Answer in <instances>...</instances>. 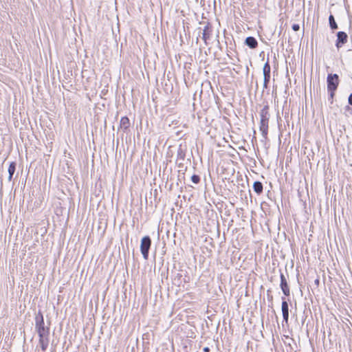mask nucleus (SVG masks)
<instances>
[{
	"mask_svg": "<svg viewBox=\"0 0 352 352\" xmlns=\"http://www.w3.org/2000/svg\"><path fill=\"white\" fill-rule=\"evenodd\" d=\"M351 109H352V108L349 106V105H346L345 107H344V110L345 111H348L349 112L351 111Z\"/></svg>",
	"mask_w": 352,
	"mask_h": 352,
	"instance_id": "b1692460",
	"label": "nucleus"
},
{
	"mask_svg": "<svg viewBox=\"0 0 352 352\" xmlns=\"http://www.w3.org/2000/svg\"><path fill=\"white\" fill-rule=\"evenodd\" d=\"M339 76L336 74H329L327 78V90L336 91L339 85Z\"/></svg>",
	"mask_w": 352,
	"mask_h": 352,
	"instance_id": "20e7f679",
	"label": "nucleus"
},
{
	"mask_svg": "<svg viewBox=\"0 0 352 352\" xmlns=\"http://www.w3.org/2000/svg\"><path fill=\"white\" fill-rule=\"evenodd\" d=\"M335 91H336L328 90V92H329L328 100H329V101H330L331 104H333V98H334V96H335Z\"/></svg>",
	"mask_w": 352,
	"mask_h": 352,
	"instance_id": "412c9836",
	"label": "nucleus"
},
{
	"mask_svg": "<svg viewBox=\"0 0 352 352\" xmlns=\"http://www.w3.org/2000/svg\"><path fill=\"white\" fill-rule=\"evenodd\" d=\"M254 191L258 195H260L263 192V185L259 181H256L254 182L252 186Z\"/></svg>",
	"mask_w": 352,
	"mask_h": 352,
	"instance_id": "ddd939ff",
	"label": "nucleus"
},
{
	"mask_svg": "<svg viewBox=\"0 0 352 352\" xmlns=\"http://www.w3.org/2000/svg\"><path fill=\"white\" fill-rule=\"evenodd\" d=\"M271 76H263V89H267L268 88V84L270 81Z\"/></svg>",
	"mask_w": 352,
	"mask_h": 352,
	"instance_id": "6ab92c4d",
	"label": "nucleus"
},
{
	"mask_svg": "<svg viewBox=\"0 0 352 352\" xmlns=\"http://www.w3.org/2000/svg\"><path fill=\"white\" fill-rule=\"evenodd\" d=\"M182 275L179 273H177L173 278V284L179 287L182 283Z\"/></svg>",
	"mask_w": 352,
	"mask_h": 352,
	"instance_id": "f3484780",
	"label": "nucleus"
},
{
	"mask_svg": "<svg viewBox=\"0 0 352 352\" xmlns=\"http://www.w3.org/2000/svg\"><path fill=\"white\" fill-rule=\"evenodd\" d=\"M16 163L15 162H12L10 163L8 166V181L11 182L13 177V175L16 171Z\"/></svg>",
	"mask_w": 352,
	"mask_h": 352,
	"instance_id": "f8f14e48",
	"label": "nucleus"
},
{
	"mask_svg": "<svg viewBox=\"0 0 352 352\" xmlns=\"http://www.w3.org/2000/svg\"><path fill=\"white\" fill-rule=\"evenodd\" d=\"M191 181L192 183L197 184L200 182V177L198 175H192L191 176Z\"/></svg>",
	"mask_w": 352,
	"mask_h": 352,
	"instance_id": "aec40b11",
	"label": "nucleus"
},
{
	"mask_svg": "<svg viewBox=\"0 0 352 352\" xmlns=\"http://www.w3.org/2000/svg\"><path fill=\"white\" fill-rule=\"evenodd\" d=\"M292 28L294 31L297 32L300 30V25L297 23H294L292 25Z\"/></svg>",
	"mask_w": 352,
	"mask_h": 352,
	"instance_id": "4be33fe9",
	"label": "nucleus"
},
{
	"mask_svg": "<svg viewBox=\"0 0 352 352\" xmlns=\"http://www.w3.org/2000/svg\"><path fill=\"white\" fill-rule=\"evenodd\" d=\"M281 311L283 314V323H288L289 320V304L285 297L281 298Z\"/></svg>",
	"mask_w": 352,
	"mask_h": 352,
	"instance_id": "423d86ee",
	"label": "nucleus"
},
{
	"mask_svg": "<svg viewBox=\"0 0 352 352\" xmlns=\"http://www.w3.org/2000/svg\"><path fill=\"white\" fill-rule=\"evenodd\" d=\"M166 278H168V272H166Z\"/></svg>",
	"mask_w": 352,
	"mask_h": 352,
	"instance_id": "bb28decb",
	"label": "nucleus"
},
{
	"mask_svg": "<svg viewBox=\"0 0 352 352\" xmlns=\"http://www.w3.org/2000/svg\"><path fill=\"white\" fill-rule=\"evenodd\" d=\"M348 103L349 105L352 106V93L349 96Z\"/></svg>",
	"mask_w": 352,
	"mask_h": 352,
	"instance_id": "5701e85b",
	"label": "nucleus"
},
{
	"mask_svg": "<svg viewBox=\"0 0 352 352\" xmlns=\"http://www.w3.org/2000/svg\"><path fill=\"white\" fill-rule=\"evenodd\" d=\"M130 120L126 116L122 117L120 119V127L126 132L130 127Z\"/></svg>",
	"mask_w": 352,
	"mask_h": 352,
	"instance_id": "9b49d317",
	"label": "nucleus"
},
{
	"mask_svg": "<svg viewBox=\"0 0 352 352\" xmlns=\"http://www.w3.org/2000/svg\"><path fill=\"white\" fill-rule=\"evenodd\" d=\"M280 272H281V271L280 270ZM280 287L283 294L286 296H289L290 295V289L288 285L287 278L283 272H280Z\"/></svg>",
	"mask_w": 352,
	"mask_h": 352,
	"instance_id": "39448f33",
	"label": "nucleus"
},
{
	"mask_svg": "<svg viewBox=\"0 0 352 352\" xmlns=\"http://www.w3.org/2000/svg\"><path fill=\"white\" fill-rule=\"evenodd\" d=\"M35 329L38 337L50 336V327L45 325L43 315L41 311L35 316Z\"/></svg>",
	"mask_w": 352,
	"mask_h": 352,
	"instance_id": "f03ea898",
	"label": "nucleus"
},
{
	"mask_svg": "<svg viewBox=\"0 0 352 352\" xmlns=\"http://www.w3.org/2000/svg\"><path fill=\"white\" fill-rule=\"evenodd\" d=\"M49 336H41L39 337L38 343L43 352H45L49 344Z\"/></svg>",
	"mask_w": 352,
	"mask_h": 352,
	"instance_id": "9d476101",
	"label": "nucleus"
},
{
	"mask_svg": "<svg viewBox=\"0 0 352 352\" xmlns=\"http://www.w3.org/2000/svg\"><path fill=\"white\" fill-rule=\"evenodd\" d=\"M245 44L250 49H255L258 46V41L254 36H248L245 40Z\"/></svg>",
	"mask_w": 352,
	"mask_h": 352,
	"instance_id": "1a4fd4ad",
	"label": "nucleus"
},
{
	"mask_svg": "<svg viewBox=\"0 0 352 352\" xmlns=\"http://www.w3.org/2000/svg\"><path fill=\"white\" fill-rule=\"evenodd\" d=\"M177 166L179 168V173L182 172V174L184 175V172L186 170L187 167L184 166V164L182 163V161H181L180 162H179L177 164Z\"/></svg>",
	"mask_w": 352,
	"mask_h": 352,
	"instance_id": "a211bd4d",
	"label": "nucleus"
},
{
	"mask_svg": "<svg viewBox=\"0 0 352 352\" xmlns=\"http://www.w3.org/2000/svg\"><path fill=\"white\" fill-rule=\"evenodd\" d=\"M271 72V67L269 63V58H267V62L264 64V66L263 67V76H271L270 75Z\"/></svg>",
	"mask_w": 352,
	"mask_h": 352,
	"instance_id": "2eb2a0df",
	"label": "nucleus"
},
{
	"mask_svg": "<svg viewBox=\"0 0 352 352\" xmlns=\"http://www.w3.org/2000/svg\"><path fill=\"white\" fill-rule=\"evenodd\" d=\"M151 239L149 236H144L141 239L140 252L145 260L148 258V254L151 246Z\"/></svg>",
	"mask_w": 352,
	"mask_h": 352,
	"instance_id": "7ed1b4c3",
	"label": "nucleus"
},
{
	"mask_svg": "<svg viewBox=\"0 0 352 352\" xmlns=\"http://www.w3.org/2000/svg\"><path fill=\"white\" fill-rule=\"evenodd\" d=\"M273 296H270V300H272Z\"/></svg>",
	"mask_w": 352,
	"mask_h": 352,
	"instance_id": "c85d7f7f",
	"label": "nucleus"
},
{
	"mask_svg": "<svg viewBox=\"0 0 352 352\" xmlns=\"http://www.w3.org/2000/svg\"><path fill=\"white\" fill-rule=\"evenodd\" d=\"M314 282H315L316 285H318L319 283H320V280H319V279H316Z\"/></svg>",
	"mask_w": 352,
	"mask_h": 352,
	"instance_id": "a878e982",
	"label": "nucleus"
},
{
	"mask_svg": "<svg viewBox=\"0 0 352 352\" xmlns=\"http://www.w3.org/2000/svg\"><path fill=\"white\" fill-rule=\"evenodd\" d=\"M349 113H350L351 114H352V109H351V111H349Z\"/></svg>",
	"mask_w": 352,
	"mask_h": 352,
	"instance_id": "cd10ccee",
	"label": "nucleus"
},
{
	"mask_svg": "<svg viewBox=\"0 0 352 352\" xmlns=\"http://www.w3.org/2000/svg\"><path fill=\"white\" fill-rule=\"evenodd\" d=\"M336 36V46L338 49H340L347 42L348 35L345 32L340 31L337 32Z\"/></svg>",
	"mask_w": 352,
	"mask_h": 352,
	"instance_id": "0eeeda50",
	"label": "nucleus"
},
{
	"mask_svg": "<svg viewBox=\"0 0 352 352\" xmlns=\"http://www.w3.org/2000/svg\"><path fill=\"white\" fill-rule=\"evenodd\" d=\"M329 26H330V28L332 30H337L338 29V24L335 20V18L334 16H333V14H330L329 16Z\"/></svg>",
	"mask_w": 352,
	"mask_h": 352,
	"instance_id": "dca6fc26",
	"label": "nucleus"
},
{
	"mask_svg": "<svg viewBox=\"0 0 352 352\" xmlns=\"http://www.w3.org/2000/svg\"><path fill=\"white\" fill-rule=\"evenodd\" d=\"M211 32H212L211 25H210V23H207V24L204 27V29L203 33H202V39L205 41L206 43L208 39H210V38Z\"/></svg>",
	"mask_w": 352,
	"mask_h": 352,
	"instance_id": "6e6552de",
	"label": "nucleus"
},
{
	"mask_svg": "<svg viewBox=\"0 0 352 352\" xmlns=\"http://www.w3.org/2000/svg\"><path fill=\"white\" fill-rule=\"evenodd\" d=\"M204 352H210V349L208 346H206L203 349Z\"/></svg>",
	"mask_w": 352,
	"mask_h": 352,
	"instance_id": "393cba45",
	"label": "nucleus"
},
{
	"mask_svg": "<svg viewBox=\"0 0 352 352\" xmlns=\"http://www.w3.org/2000/svg\"><path fill=\"white\" fill-rule=\"evenodd\" d=\"M186 151V150L182 147V144H180L177 149V161H184L185 160Z\"/></svg>",
	"mask_w": 352,
	"mask_h": 352,
	"instance_id": "4468645a",
	"label": "nucleus"
},
{
	"mask_svg": "<svg viewBox=\"0 0 352 352\" xmlns=\"http://www.w3.org/2000/svg\"><path fill=\"white\" fill-rule=\"evenodd\" d=\"M270 107L266 104L260 111V126L259 130L261 132L262 136L267 138L268 134L269 120L270 113L269 112Z\"/></svg>",
	"mask_w": 352,
	"mask_h": 352,
	"instance_id": "f257e3e1",
	"label": "nucleus"
}]
</instances>
